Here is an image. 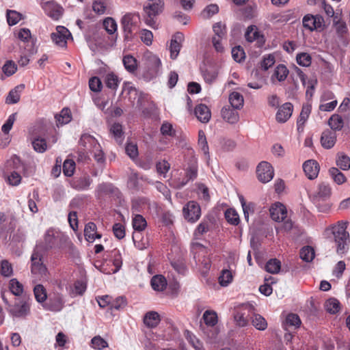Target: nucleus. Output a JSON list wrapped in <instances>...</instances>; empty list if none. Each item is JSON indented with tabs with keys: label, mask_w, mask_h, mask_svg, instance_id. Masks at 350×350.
<instances>
[{
	"label": "nucleus",
	"mask_w": 350,
	"mask_h": 350,
	"mask_svg": "<svg viewBox=\"0 0 350 350\" xmlns=\"http://www.w3.org/2000/svg\"><path fill=\"white\" fill-rule=\"evenodd\" d=\"M349 222L340 220L326 228V232L330 231L333 235L336 246V252L338 255L345 254L350 243L349 233L347 231Z\"/></svg>",
	"instance_id": "f257e3e1"
},
{
	"label": "nucleus",
	"mask_w": 350,
	"mask_h": 350,
	"mask_svg": "<svg viewBox=\"0 0 350 350\" xmlns=\"http://www.w3.org/2000/svg\"><path fill=\"white\" fill-rule=\"evenodd\" d=\"M1 297L5 304L9 314L16 319H26L31 314L32 300L29 297L16 299L12 304L9 302L5 292H1Z\"/></svg>",
	"instance_id": "f03ea898"
},
{
	"label": "nucleus",
	"mask_w": 350,
	"mask_h": 350,
	"mask_svg": "<svg viewBox=\"0 0 350 350\" xmlns=\"http://www.w3.org/2000/svg\"><path fill=\"white\" fill-rule=\"evenodd\" d=\"M67 239L68 238L64 234L51 228L46 230L44 240L38 243L36 246H40L39 250L44 253L49 250L62 248Z\"/></svg>",
	"instance_id": "7ed1b4c3"
},
{
	"label": "nucleus",
	"mask_w": 350,
	"mask_h": 350,
	"mask_svg": "<svg viewBox=\"0 0 350 350\" xmlns=\"http://www.w3.org/2000/svg\"><path fill=\"white\" fill-rule=\"evenodd\" d=\"M163 0H148L144 7L146 14L144 16L146 24L150 27L155 28L157 27V17L163 12Z\"/></svg>",
	"instance_id": "20e7f679"
},
{
	"label": "nucleus",
	"mask_w": 350,
	"mask_h": 350,
	"mask_svg": "<svg viewBox=\"0 0 350 350\" xmlns=\"http://www.w3.org/2000/svg\"><path fill=\"white\" fill-rule=\"evenodd\" d=\"M141 23L139 15L135 13H127L121 19L124 39L130 40L135 35Z\"/></svg>",
	"instance_id": "39448f33"
},
{
	"label": "nucleus",
	"mask_w": 350,
	"mask_h": 350,
	"mask_svg": "<svg viewBox=\"0 0 350 350\" xmlns=\"http://www.w3.org/2000/svg\"><path fill=\"white\" fill-rule=\"evenodd\" d=\"M40 246H36L31 256V272L39 278L47 275V268L43 263V252L39 250Z\"/></svg>",
	"instance_id": "423d86ee"
},
{
	"label": "nucleus",
	"mask_w": 350,
	"mask_h": 350,
	"mask_svg": "<svg viewBox=\"0 0 350 350\" xmlns=\"http://www.w3.org/2000/svg\"><path fill=\"white\" fill-rule=\"evenodd\" d=\"M40 6L44 13L53 21H58L64 14V8L54 0H41Z\"/></svg>",
	"instance_id": "0eeeda50"
},
{
	"label": "nucleus",
	"mask_w": 350,
	"mask_h": 350,
	"mask_svg": "<svg viewBox=\"0 0 350 350\" xmlns=\"http://www.w3.org/2000/svg\"><path fill=\"white\" fill-rule=\"evenodd\" d=\"M256 176L262 183L271 181L274 176V170L272 165L267 161H261L256 167Z\"/></svg>",
	"instance_id": "6e6552de"
},
{
	"label": "nucleus",
	"mask_w": 350,
	"mask_h": 350,
	"mask_svg": "<svg viewBox=\"0 0 350 350\" xmlns=\"http://www.w3.org/2000/svg\"><path fill=\"white\" fill-rule=\"evenodd\" d=\"M183 212L185 219L191 223L198 221L201 216V208L199 204L193 200L187 203L183 207Z\"/></svg>",
	"instance_id": "1a4fd4ad"
},
{
	"label": "nucleus",
	"mask_w": 350,
	"mask_h": 350,
	"mask_svg": "<svg viewBox=\"0 0 350 350\" xmlns=\"http://www.w3.org/2000/svg\"><path fill=\"white\" fill-rule=\"evenodd\" d=\"M16 228V217L12 213L0 212V234L12 233Z\"/></svg>",
	"instance_id": "9d476101"
},
{
	"label": "nucleus",
	"mask_w": 350,
	"mask_h": 350,
	"mask_svg": "<svg viewBox=\"0 0 350 350\" xmlns=\"http://www.w3.org/2000/svg\"><path fill=\"white\" fill-rule=\"evenodd\" d=\"M324 23L323 18L319 14H308L304 16L302 20L303 26L310 31L323 29L325 25Z\"/></svg>",
	"instance_id": "9b49d317"
},
{
	"label": "nucleus",
	"mask_w": 350,
	"mask_h": 350,
	"mask_svg": "<svg viewBox=\"0 0 350 350\" xmlns=\"http://www.w3.org/2000/svg\"><path fill=\"white\" fill-rule=\"evenodd\" d=\"M97 193L100 197H118L120 194L119 189L110 183H103L98 185Z\"/></svg>",
	"instance_id": "f8f14e48"
},
{
	"label": "nucleus",
	"mask_w": 350,
	"mask_h": 350,
	"mask_svg": "<svg viewBox=\"0 0 350 350\" xmlns=\"http://www.w3.org/2000/svg\"><path fill=\"white\" fill-rule=\"evenodd\" d=\"M183 40L184 35L180 32H177L172 36L170 46V57L172 59H174L178 55Z\"/></svg>",
	"instance_id": "ddd939ff"
},
{
	"label": "nucleus",
	"mask_w": 350,
	"mask_h": 350,
	"mask_svg": "<svg viewBox=\"0 0 350 350\" xmlns=\"http://www.w3.org/2000/svg\"><path fill=\"white\" fill-rule=\"evenodd\" d=\"M293 105L291 103H285L280 106L276 113L275 118L278 122H286L292 116Z\"/></svg>",
	"instance_id": "4468645a"
},
{
	"label": "nucleus",
	"mask_w": 350,
	"mask_h": 350,
	"mask_svg": "<svg viewBox=\"0 0 350 350\" xmlns=\"http://www.w3.org/2000/svg\"><path fill=\"white\" fill-rule=\"evenodd\" d=\"M269 211L271 219L275 221H284L287 217L286 208L281 203H275Z\"/></svg>",
	"instance_id": "2eb2a0df"
},
{
	"label": "nucleus",
	"mask_w": 350,
	"mask_h": 350,
	"mask_svg": "<svg viewBox=\"0 0 350 350\" xmlns=\"http://www.w3.org/2000/svg\"><path fill=\"white\" fill-rule=\"evenodd\" d=\"M70 34L68 30L62 26L57 27V31L52 33L51 38L52 40L59 46H66L67 43V36Z\"/></svg>",
	"instance_id": "dca6fc26"
},
{
	"label": "nucleus",
	"mask_w": 350,
	"mask_h": 350,
	"mask_svg": "<svg viewBox=\"0 0 350 350\" xmlns=\"http://www.w3.org/2000/svg\"><path fill=\"white\" fill-rule=\"evenodd\" d=\"M245 36L250 42L256 40L258 46H262L265 43L264 36L260 33L258 28L254 25H250L247 27Z\"/></svg>",
	"instance_id": "f3484780"
},
{
	"label": "nucleus",
	"mask_w": 350,
	"mask_h": 350,
	"mask_svg": "<svg viewBox=\"0 0 350 350\" xmlns=\"http://www.w3.org/2000/svg\"><path fill=\"white\" fill-rule=\"evenodd\" d=\"M303 170L306 176L313 180L316 178L319 172V165L315 160H308L303 164Z\"/></svg>",
	"instance_id": "a211bd4d"
},
{
	"label": "nucleus",
	"mask_w": 350,
	"mask_h": 350,
	"mask_svg": "<svg viewBox=\"0 0 350 350\" xmlns=\"http://www.w3.org/2000/svg\"><path fill=\"white\" fill-rule=\"evenodd\" d=\"M195 115L198 120L203 123L208 122L211 117L210 109L204 104H199L195 107Z\"/></svg>",
	"instance_id": "6ab92c4d"
},
{
	"label": "nucleus",
	"mask_w": 350,
	"mask_h": 350,
	"mask_svg": "<svg viewBox=\"0 0 350 350\" xmlns=\"http://www.w3.org/2000/svg\"><path fill=\"white\" fill-rule=\"evenodd\" d=\"M336 142V132L327 129L322 133L321 137V144L325 148L329 149L332 148Z\"/></svg>",
	"instance_id": "aec40b11"
},
{
	"label": "nucleus",
	"mask_w": 350,
	"mask_h": 350,
	"mask_svg": "<svg viewBox=\"0 0 350 350\" xmlns=\"http://www.w3.org/2000/svg\"><path fill=\"white\" fill-rule=\"evenodd\" d=\"M64 306L63 296L59 294H54L47 303V308L53 312H59L62 310Z\"/></svg>",
	"instance_id": "412c9836"
},
{
	"label": "nucleus",
	"mask_w": 350,
	"mask_h": 350,
	"mask_svg": "<svg viewBox=\"0 0 350 350\" xmlns=\"http://www.w3.org/2000/svg\"><path fill=\"white\" fill-rule=\"evenodd\" d=\"M97 227L94 222H88L84 229V235L85 240L88 242L92 243L96 239H100L101 234L97 233Z\"/></svg>",
	"instance_id": "4be33fe9"
},
{
	"label": "nucleus",
	"mask_w": 350,
	"mask_h": 350,
	"mask_svg": "<svg viewBox=\"0 0 350 350\" xmlns=\"http://www.w3.org/2000/svg\"><path fill=\"white\" fill-rule=\"evenodd\" d=\"M237 109L224 107L221 109L222 118L230 124H234L239 121V116L236 111Z\"/></svg>",
	"instance_id": "5701e85b"
},
{
	"label": "nucleus",
	"mask_w": 350,
	"mask_h": 350,
	"mask_svg": "<svg viewBox=\"0 0 350 350\" xmlns=\"http://www.w3.org/2000/svg\"><path fill=\"white\" fill-rule=\"evenodd\" d=\"M92 180L88 175H84L79 178H75L71 183L73 188L77 190L88 189L91 185Z\"/></svg>",
	"instance_id": "b1692460"
},
{
	"label": "nucleus",
	"mask_w": 350,
	"mask_h": 350,
	"mask_svg": "<svg viewBox=\"0 0 350 350\" xmlns=\"http://www.w3.org/2000/svg\"><path fill=\"white\" fill-rule=\"evenodd\" d=\"M311 109L312 107L310 104L303 105L301 113L297 121V126L299 131L300 130L303 131L305 122L310 114Z\"/></svg>",
	"instance_id": "393cba45"
},
{
	"label": "nucleus",
	"mask_w": 350,
	"mask_h": 350,
	"mask_svg": "<svg viewBox=\"0 0 350 350\" xmlns=\"http://www.w3.org/2000/svg\"><path fill=\"white\" fill-rule=\"evenodd\" d=\"M161 321L160 315L154 311L148 312L144 318V324L151 328L156 327Z\"/></svg>",
	"instance_id": "a878e982"
},
{
	"label": "nucleus",
	"mask_w": 350,
	"mask_h": 350,
	"mask_svg": "<svg viewBox=\"0 0 350 350\" xmlns=\"http://www.w3.org/2000/svg\"><path fill=\"white\" fill-rule=\"evenodd\" d=\"M150 284L154 291H163L166 288L167 283L163 275H155L152 278Z\"/></svg>",
	"instance_id": "bb28decb"
},
{
	"label": "nucleus",
	"mask_w": 350,
	"mask_h": 350,
	"mask_svg": "<svg viewBox=\"0 0 350 350\" xmlns=\"http://www.w3.org/2000/svg\"><path fill=\"white\" fill-rule=\"evenodd\" d=\"M8 288L10 293L16 297H21L24 293L23 284L16 278H12L9 281Z\"/></svg>",
	"instance_id": "cd10ccee"
},
{
	"label": "nucleus",
	"mask_w": 350,
	"mask_h": 350,
	"mask_svg": "<svg viewBox=\"0 0 350 350\" xmlns=\"http://www.w3.org/2000/svg\"><path fill=\"white\" fill-rule=\"evenodd\" d=\"M25 88V85L23 84L19 85L12 90L7 98H6V103L8 104H15L17 103L20 100L21 98V92Z\"/></svg>",
	"instance_id": "c85d7f7f"
},
{
	"label": "nucleus",
	"mask_w": 350,
	"mask_h": 350,
	"mask_svg": "<svg viewBox=\"0 0 350 350\" xmlns=\"http://www.w3.org/2000/svg\"><path fill=\"white\" fill-rule=\"evenodd\" d=\"M55 118L57 126L69 123L72 120V114L70 109L64 107L62 109L59 114H56Z\"/></svg>",
	"instance_id": "c756f323"
},
{
	"label": "nucleus",
	"mask_w": 350,
	"mask_h": 350,
	"mask_svg": "<svg viewBox=\"0 0 350 350\" xmlns=\"http://www.w3.org/2000/svg\"><path fill=\"white\" fill-rule=\"evenodd\" d=\"M110 133L113 135V137L118 144H122L124 139V135L121 124H113L110 128Z\"/></svg>",
	"instance_id": "7c9ffc66"
},
{
	"label": "nucleus",
	"mask_w": 350,
	"mask_h": 350,
	"mask_svg": "<svg viewBox=\"0 0 350 350\" xmlns=\"http://www.w3.org/2000/svg\"><path fill=\"white\" fill-rule=\"evenodd\" d=\"M301 324V320L299 317L296 314H288L286 317L285 322L283 325L285 329L288 328L296 329L299 327Z\"/></svg>",
	"instance_id": "2f4dec72"
},
{
	"label": "nucleus",
	"mask_w": 350,
	"mask_h": 350,
	"mask_svg": "<svg viewBox=\"0 0 350 350\" xmlns=\"http://www.w3.org/2000/svg\"><path fill=\"white\" fill-rule=\"evenodd\" d=\"M328 124L334 132L340 131L344 126L342 118L338 114H333L328 120Z\"/></svg>",
	"instance_id": "473e14b6"
},
{
	"label": "nucleus",
	"mask_w": 350,
	"mask_h": 350,
	"mask_svg": "<svg viewBox=\"0 0 350 350\" xmlns=\"http://www.w3.org/2000/svg\"><path fill=\"white\" fill-rule=\"evenodd\" d=\"M229 102L232 108L240 109L243 106L244 100L243 96L240 93L237 92H232L229 95Z\"/></svg>",
	"instance_id": "72a5a7b5"
},
{
	"label": "nucleus",
	"mask_w": 350,
	"mask_h": 350,
	"mask_svg": "<svg viewBox=\"0 0 350 350\" xmlns=\"http://www.w3.org/2000/svg\"><path fill=\"white\" fill-rule=\"evenodd\" d=\"M120 82V79L113 72L107 74L105 77V83L106 86L113 91L117 90Z\"/></svg>",
	"instance_id": "f704fd0d"
},
{
	"label": "nucleus",
	"mask_w": 350,
	"mask_h": 350,
	"mask_svg": "<svg viewBox=\"0 0 350 350\" xmlns=\"http://www.w3.org/2000/svg\"><path fill=\"white\" fill-rule=\"evenodd\" d=\"M325 308L329 314H336L340 310V303L336 298H329L325 303Z\"/></svg>",
	"instance_id": "c9c22d12"
},
{
	"label": "nucleus",
	"mask_w": 350,
	"mask_h": 350,
	"mask_svg": "<svg viewBox=\"0 0 350 350\" xmlns=\"http://www.w3.org/2000/svg\"><path fill=\"white\" fill-rule=\"evenodd\" d=\"M198 144L204 155V159L208 161L210 159L208 146L205 134L202 131H199L198 132Z\"/></svg>",
	"instance_id": "e433bc0d"
},
{
	"label": "nucleus",
	"mask_w": 350,
	"mask_h": 350,
	"mask_svg": "<svg viewBox=\"0 0 350 350\" xmlns=\"http://www.w3.org/2000/svg\"><path fill=\"white\" fill-rule=\"evenodd\" d=\"M312 202L317 208L319 211L323 213L328 212L331 208V204L328 198H311Z\"/></svg>",
	"instance_id": "4c0bfd02"
},
{
	"label": "nucleus",
	"mask_w": 350,
	"mask_h": 350,
	"mask_svg": "<svg viewBox=\"0 0 350 350\" xmlns=\"http://www.w3.org/2000/svg\"><path fill=\"white\" fill-rule=\"evenodd\" d=\"M198 176V166L193 164L189 166L185 172V177L181 183V186L185 185L189 181L195 180Z\"/></svg>",
	"instance_id": "58836bf2"
},
{
	"label": "nucleus",
	"mask_w": 350,
	"mask_h": 350,
	"mask_svg": "<svg viewBox=\"0 0 350 350\" xmlns=\"http://www.w3.org/2000/svg\"><path fill=\"white\" fill-rule=\"evenodd\" d=\"M132 224L136 232L141 233L146 228L147 222L142 215L136 214L133 218Z\"/></svg>",
	"instance_id": "ea45409f"
},
{
	"label": "nucleus",
	"mask_w": 350,
	"mask_h": 350,
	"mask_svg": "<svg viewBox=\"0 0 350 350\" xmlns=\"http://www.w3.org/2000/svg\"><path fill=\"white\" fill-rule=\"evenodd\" d=\"M33 294L36 300L39 303H43L46 300V290L42 284H37L33 287Z\"/></svg>",
	"instance_id": "a19ab883"
},
{
	"label": "nucleus",
	"mask_w": 350,
	"mask_h": 350,
	"mask_svg": "<svg viewBox=\"0 0 350 350\" xmlns=\"http://www.w3.org/2000/svg\"><path fill=\"white\" fill-rule=\"evenodd\" d=\"M122 62L125 69L128 72L133 73L137 70V59L132 55H127L124 56Z\"/></svg>",
	"instance_id": "79ce46f5"
},
{
	"label": "nucleus",
	"mask_w": 350,
	"mask_h": 350,
	"mask_svg": "<svg viewBox=\"0 0 350 350\" xmlns=\"http://www.w3.org/2000/svg\"><path fill=\"white\" fill-rule=\"evenodd\" d=\"M112 258V262L114 269H112L113 273H116L120 270L122 265V255L118 250H113L111 252L110 254Z\"/></svg>",
	"instance_id": "37998d69"
},
{
	"label": "nucleus",
	"mask_w": 350,
	"mask_h": 350,
	"mask_svg": "<svg viewBox=\"0 0 350 350\" xmlns=\"http://www.w3.org/2000/svg\"><path fill=\"white\" fill-rule=\"evenodd\" d=\"M336 165L342 170L350 169V157L343 152L337 154Z\"/></svg>",
	"instance_id": "c03bdc74"
},
{
	"label": "nucleus",
	"mask_w": 350,
	"mask_h": 350,
	"mask_svg": "<svg viewBox=\"0 0 350 350\" xmlns=\"http://www.w3.org/2000/svg\"><path fill=\"white\" fill-rule=\"evenodd\" d=\"M252 325L258 330L263 331L267 328L266 319L258 314H254L252 317Z\"/></svg>",
	"instance_id": "a18cd8bd"
},
{
	"label": "nucleus",
	"mask_w": 350,
	"mask_h": 350,
	"mask_svg": "<svg viewBox=\"0 0 350 350\" xmlns=\"http://www.w3.org/2000/svg\"><path fill=\"white\" fill-rule=\"evenodd\" d=\"M265 268L267 272L276 274L281 269V262L277 258H271L267 262Z\"/></svg>",
	"instance_id": "49530a36"
},
{
	"label": "nucleus",
	"mask_w": 350,
	"mask_h": 350,
	"mask_svg": "<svg viewBox=\"0 0 350 350\" xmlns=\"http://www.w3.org/2000/svg\"><path fill=\"white\" fill-rule=\"evenodd\" d=\"M203 319L206 325L213 327L218 321L217 314L215 311L206 310L203 314Z\"/></svg>",
	"instance_id": "de8ad7c7"
},
{
	"label": "nucleus",
	"mask_w": 350,
	"mask_h": 350,
	"mask_svg": "<svg viewBox=\"0 0 350 350\" xmlns=\"http://www.w3.org/2000/svg\"><path fill=\"white\" fill-rule=\"evenodd\" d=\"M288 72V70L286 66L279 64L275 68L272 77H275L279 81H283L286 79Z\"/></svg>",
	"instance_id": "09e8293b"
},
{
	"label": "nucleus",
	"mask_w": 350,
	"mask_h": 350,
	"mask_svg": "<svg viewBox=\"0 0 350 350\" xmlns=\"http://www.w3.org/2000/svg\"><path fill=\"white\" fill-rule=\"evenodd\" d=\"M225 218L228 223L234 226H237L240 221L237 212L232 208H228L226 210L225 212Z\"/></svg>",
	"instance_id": "8fccbe9b"
},
{
	"label": "nucleus",
	"mask_w": 350,
	"mask_h": 350,
	"mask_svg": "<svg viewBox=\"0 0 350 350\" xmlns=\"http://www.w3.org/2000/svg\"><path fill=\"white\" fill-rule=\"evenodd\" d=\"M96 144V139L89 134H83L79 140V144L86 149H90Z\"/></svg>",
	"instance_id": "3c124183"
},
{
	"label": "nucleus",
	"mask_w": 350,
	"mask_h": 350,
	"mask_svg": "<svg viewBox=\"0 0 350 350\" xmlns=\"http://www.w3.org/2000/svg\"><path fill=\"white\" fill-rule=\"evenodd\" d=\"M329 173L334 182L338 185L342 184L347 180L345 176L336 167L330 168Z\"/></svg>",
	"instance_id": "603ef678"
},
{
	"label": "nucleus",
	"mask_w": 350,
	"mask_h": 350,
	"mask_svg": "<svg viewBox=\"0 0 350 350\" xmlns=\"http://www.w3.org/2000/svg\"><path fill=\"white\" fill-rule=\"evenodd\" d=\"M300 258L306 261L310 262L314 258V251L310 246L304 247L300 251Z\"/></svg>",
	"instance_id": "864d4df0"
},
{
	"label": "nucleus",
	"mask_w": 350,
	"mask_h": 350,
	"mask_svg": "<svg viewBox=\"0 0 350 350\" xmlns=\"http://www.w3.org/2000/svg\"><path fill=\"white\" fill-rule=\"evenodd\" d=\"M0 273L3 277H10L13 274L12 264L8 260H3L1 262Z\"/></svg>",
	"instance_id": "5fc2aeb1"
},
{
	"label": "nucleus",
	"mask_w": 350,
	"mask_h": 350,
	"mask_svg": "<svg viewBox=\"0 0 350 350\" xmlns=\"http://www.w3.org/2000/svg\"><path fill=\"white\" fill-rule=\"evenodd\" d=\"M75 170V163L72 159H66L63 163V173L66 176L70 177Z\"/></svg>",
	"instance_id": "6e6d98bb"
},
{
	"label": "nucleus",
	"mask_w": 350,
	"mask_h": 350,
	"mask_svg": "<svg viewBox=\"0 0 350 350\" xmlns=\"http://www.w3.org/2000/svg\"><path fill=\"white\" fill-rule=\"evenodd\" d=\"M33 149L38 152L42 153L47 149L46 142L44 139L37 137L32 142Z\"/></svg>",
	"instance_id": "4d7b16f0"
},
{
	"label": "nucleus",
	"mask_w": 350,
	"mask_h": 350,
	"mask_svg": "<svg viewBox=\"0 0 350 350\" xmlns=\"http://www.w3.org/2000/svg\"><path fill=\"white\" fill-rule=\"evenodd\" d=\"M232 272L228 269H224L219 277V282L223 286H228L232 281Z\"/></svg>",
	"instance_id": "13d9d810"
},
{
	"label": "nucleus",
	"mask_w": 350,
	"mask_h": 350,
	"mask_svg": "<svg viewBox=\"0 0 350 350\" xmlns=\"http://www.w3.org/2000/svg\"><path fill=\"white\" fill-rule=\"evenodd\" d=\"M297 63L301 66H309L312 63V57L307 53H301L297 55Z\"/></svg>",
	"instance_id": "bf43d9fd"
},
{
	"label": "nucleus",
	"mask_w": 350,
	"mask_h": 350,
	"mask_svg": "<svg viewBox=\"0 0 350 350\" xmlns=\"http://www.w3.org/2000/svg\"><path fill=\"white\" fill-rule=\"evenodd\" d=\"M6 17L8 25L12 26L20 21L21 14L14 10H8Z\"/></svg>",
	"instance_id": "052dcab7"
},
{
	"label": "nucleus",
	"mask_w": 350,
	"mask_h": 350,
	"mask_svg": "<svg viewBox=\"0 0 350 350\" xmlns=\"http://www.w3.org/2000/svg\"><path fill=\"white\" fill-rule=\"evenodd\" d=\"M103 27L110 34H113L117 31V23L115 20L111 17H107L104 20Z\"/></svg>",
	"instance_id": "680f3d73"
},
{
	"label": "nucleus",
	"mask_w": 350,
	"mask_h": 350,
	"mask_svg": "<svg viewBox=\"0 0 350 350\" xmlns=\"http://www.w3.org/2000/svg\"><path fill=\"white\" fill-rule=\"evenodd\" d=\"M91 342L92 347L98 350L103 349L108 347L107 342L100 336H94L92 339Z\"/></svg>",
	"instance_id": "e2e57ef3"
},
{
	"label": "nucleus",
	"mask_w": 350,
	"mask_h": 350,
	"mask_svg": "<svg viewBox=\"0 0 350 350\" xmlns=\"http://www.w3.org/2000/svg\"><path fill=\"white\" fill-rule=\"evenodd\" d=\"M103 87L100 79L97 77H92L89 80V88L94 92H99L101 91Z\"/></svg>",
	"instance_id": "0e129e2a"
},
{
	"label": "nucleus",
	"mask_w": 350,
	"mask_h": 350,
	"mask_svg": "<svg viewBox=\"0 0 350 350\" xmlns=\"http://www.w3.org/2000/svg\"><path fill=\"white\" fill-rule=\"evenodd\" d=\"M125 150L127 155L133 160L138 157V148L136 144L127 143Z\"/></svg>",
	"instance_id": "69168bd1"
},
{
	"label": "nucleus",
	"mask_w": 350,
	"mask_h": 350,
	"mask_svg": "<svg viewBox=\"0 0 350 350\" xmlns=\"http://www.w3.org/2000/svg\"><path fill=\"white\" fill-rule=\"evenodd\" d=\"M232 56L234 61L241 62L245 57L243 49L240 46L233 47L232 49Z\"/></svg>",
	"instance_id": "338daca9"
},
{
	"label": "nucleus",
	"mask_w": 350,
	"mask_h": 350,
	"mask_svg": "<svg viewBox=\"0 0 350 350\" xmlns=\"http://www.w3.org/2000/svg\"><path fill=\"white\" fill-rule=\"evenodd\" d=\"M275 57L272 54H268L263 57V59L260 63L261 68L264 70H267L275 64Z\"/></svg>",
	"instance_id": "774afa93"
}]
</instances>
